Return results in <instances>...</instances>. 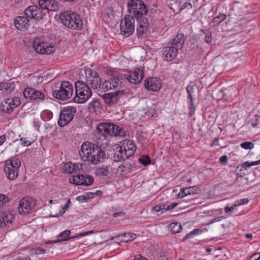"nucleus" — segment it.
<instances>
[{"label": "nucleus", "instance_id": "f8f14e48", "mask_svg": "<svg viewBox=\"0 0 260 260\" xmlns=\"http://www.w3.org/2000/svg\"><path fill=\"white\" fill-rule=\"evenodd\" d=\"M69 181L76 185L89 186L93 183L94 178L92 176L89 175L78 174L70 178Z\"/></svg>", "mask_w": 260, "mask_h": 260}, {"label": "nucleus", "instance_id": "7c9ffc66", "mask_svg": "<svg viewBox=\"0 0 260 260\" xmlns=\"http://www.w3.org/2000/svg\"><path fill=\"white\" fill-rule=\"evenodd\" d=\"M193 190L194 188L192 186L181 188L178 194V198H183L188 195L193 194L194 191Z\"/></svg>", "mask_w": 260, "mask_h": 260}, {"label": "nucleus", "instance_id": "e433bc0d", "mask_svg": "<svg viewBox=\"0 0 260 260\" xmlns=\"http://www.w3.org/2000/svg\"><path fill=\"white\" fill-rule=\"evenodd\" d=\"M139 162L146 167L151 164V160L148 155H142L138 159Z\"/></svg>", "mask_w": 260, "mask_h": 260}, {"label": "nucleus", "instance_id": "0e129e2a", "mask_svg": "<svg viewBox=\"0 0 260 260\" xmlns=\"http://www.w3.org/2000/svg\"><path fill=\"white\" fill-rule=\"evenodd\" d=\"M94 196L101 197L103 192L100 190H96L95 192H93Z\"/></svg>", "mask_w": 260, "mask_h": 260}, {"label": "nucleus", "instance_id": "a211bd4d", "mask_svg": "<svg viewBox=\"0 0 260 260\" xmlns=\"http://www.w3.org/2000/svg\"><path fill=\"white\" fill-rule=\"evenodd\" d=\"M38 4L41 10L55 11L58 9V3L55 0H39Z\"/></svg>", "mask_w": 260, "mask_h": 260}, {"label": "nucleus", "instance_id": "2eb2a0df", "mask_svg": "<svg viewBox=\"0 0 260 260\" xmlns=\"http://www.w3.org/2000/svg\"><path fill=\"white\" fill-rule=\"evenodd\" d=\"M144 72L143 69L140 68L135 69L133 72L129 74H124V78L127 80L128 82L137 84L140 83L144 77Z\"/></svg>", "mask_w": 260, "mask_h": 260}, {"label": "nucleus", "instance_id": "13d9d810", "mask_svg": "<svg viewBox=\"0 0 260 260\" xmlns=\"http://www.w3.org/2000/svg\"><path fill=\"white\" fill-rule=\"evenodd\" d=\"M134 260H148V259L146 258H145V257L142 256L141 255L138 254L135 256Z\"/></svg>", "mask_w": 260, "mask_h": 260}, {"label": "nucleus", "instance_id": "9d476101", "mask_svg": "<svg viewBox=\"0 0 260 260\" xmlns=\"http://www.w3.org/2000/svg\"><path fill=\"white\" fill-rule=\"evenodd\" d=\"M35 205L32 198L28 197H24L19 201L18 212L20 214H28L34 208Z\"/></svg>", "mask_w": 260, "mask_h": 260}, {"label": "nucleus", "instance_id": "dca6fc26", "mask_svg": "<svg viewBox=\"0 0 260 260\" xmlns=\"http://www.w3.org/2000/svg\"><path fill=\"white\" fill-rule=\"evenodd\" d=\"M161 80L158 78L149 77L145 80V87L149 91H157L161 88Z\"/></svg>", "mask_w": 260, "mask_h": 260}, {"label": "nucleus", "instance_id": "338daca9", "mask_svg": "<svg viewBox=\"0 0 260 260\" xmlns=\"http://www.w3.org/2000/svg\"><path fill=\"white\" fill-rule=\"evenodd\" d=\"M14 260H30V258L28 257H18Z\"/></svg>", "mask_w": 260, "mask_h": 260}, {"label": "nucleus", "instance_id": "ddd939ff", "mask_svg": "<svg viewBox=\"0 0 260 260\" xmlns=\"http://www.w3.org/2000/svg\"><path fill=\"white\" fill-rule=\"evenodd\" d=\"M45 15V13L43 12V10L36 5L28 7L24 11V15L28 18H34L37 20L42 19Z\"/></svg>", "mask_w": 260, "mask_h": 260}, {"label": "nucleus", "instance_id": "bb28decb", "mask_svg": "<svg viewBox=\"0 0 260 260\" xmlns=\"http://www.w3.org/2000/svg\"><path fill=\"white\" fill-rule=\"evenodd\" d=\"M122 147L125 152V154H126L127 155L128 158L133 155L136 150L134 143L129 140L127 141L125 145H124Z\"/></svg>", "mask_w": 260, "mask_h": 260}, {"label": "nucleus", "instance_id": "79ce46f5", "mask_svg": "<svg viewBox=\"0 0 260 260\" xmlns=\"http://www.w3.org/2000/svg\"><path fill=\"white\" fill-rule=\"evenodd\" d=\"M124 237L126 238L124 241H132L134 239L136 238V235L135 234L133 233H124L123 235Z\"/></svg>", "mask_w": 260, "mask_h": 260}, {"label": "nucleus", "instance_id": "b1692460", "mask_svg": "<svg viewBox=\"0 0 260 260\" xmlns=\"http://www.w3.org/2000/svg\"><path fill=\"white\" fill-rule=\"evenodd\" d=\"M185 37L183 33H179L176 35V37L169 43L172 45L175 46L178 49H181L185 42Z\"/></svg>", "mask_w": 260, "mask_h": 260}, {"label": "nucleus", "instance_id": "412c9836", "mask_svg": "<svg viewBox=\"0 0 260 260\" xmlns=\"http://www.w3.org/2000/svg\"><path fill=\"white\" fill-rule=\"evenodd\" d=\"M64 172L68 174L80 173L83 170V165L80 163L67 162L63 166Z\"/></svg>", "mask_w": 260, "mask_h": 260}, {"label": "nucleus", "instance_id": "4468645a", "mask_svg": "<svg viewBox=\"0 0 260 260\" xmlns=\"http://www.w3.org/2000/svg\"><path fill=\"white\" fill-rule=\"evenodd\" d=\"M110 126L111 123L110 122H101L97 126V131L98 133L102 135L105 140V142L101 144L102 147L105 148L109 145V140L107 139V137L110 133Z\"/></svg>", "mask_w": 260, "mask_h": 260}, {"label": "nucleus", "instance_id": "f03ea898", "mask_svg": "<svg viewBox=\"0 0 260 260\" xmlns=\"http://www.w3.org/2000/svg\"><path fill=\"white\" fill-rule=\"evenodd\" d=\"M86 78L87 84L90 85L93 89H99L103 91L118 88L122 85V75L117 73L112 75L110 79L102 83V79L98 73L89 69L86 72Z\"/></svg>", "mask_w": 260, "mask_h": 260}, {"label": "nucleus", "instance_id": "7ed1b4c3", "mask_svg": "<svg viewBox=\"0 0 260 260\" xmlns=\"http://www.w3.org/2000/svg\"><path fill=\"white\" fill-rule=\"evenodd\" d=\"M102 146L89 141L84 142L81 145L79 154L84 161H88L93 165H97L102 162L106 158L105 151Z\"/></svg>", "mask_w": 260, "mask_h": 260}, {"label": "nucleus", "instance_id": "49530a36", "mask_svg": "<svg viewBox=\"0 0 260 260\" xmlns=\"http://www.w3.org/2000/svg\"><path fill=\"white\" fill-rule=\"evenodd\" d=\"M188 108L189 109V115H192L194 114L196 110V107L194 106L193 103H192V102H191V103H189Z\"/></svg>", "mask_w": 260, "mask_h": 260}, {"label": "nucleus", "instance_id": "393cba45", "mask_svg": "<svg viewBox=\"0 0 260 260\" xmlns=\"http://www.w3.org/2000/svg\"><path fill=\"white\" fill-rule=\"evenodd\" d=\"M127 155L125 154L122 146H116L113 149V158L115 161H119L127 158Z\"/></svg>", "mask_w": 260, "mask_h": 260}, {"label": "nucleus", "instance_id": "5fc2aeb1", "mask_svg": "<svg viewBox=\"0 0 260 260\" xmlns=\"http://www.w3.org/2000/svg\"><path fill=\"white\" fill-rule=\"evenodd\" d=\"M242 6H243V4L239 2H235L233 5V10H237L239 8H241Z\"/></svg>", "mask_w": 260, "mask_h": 260}, {"label": "nucleus", "instance_id": "e2e57ef3", "mask_svg": "<svg viewBox=\"0 0 260 260\" xmlns=\"http://www.w3.org/2000/svg\"><path fill=\"white\" fill-rule=\"evenodd\" d=\"M124 214L125 213L123 212H116L113 214V216L114 217H116L119 216H123Z\"/></svg>", "mask_w": 260, "mask_h": 260}, {"label": "nucleus", "instance_id": "3c124183", "mask_svg": "<svg viewBox=\"0 0 260 260\" xmlns=\"http://www.w3.org/2000/svg\"><path fill=\"white\" fill-rule=\"evenodd\" d=\"M186 91L187 93V94H192L194 92V87L192 85H188L186 87Z\"/></svg>", "mask_w": 260, "mask_h": 260}, {"label": "nucleus", "instance_id": "cd10ccee", "mask_svg": "<svg viewBox=\"0 0 260 260\" xmlns=\"http://www.w3.org/2000/svg\"><path fill=\"white\" fill-rule=\"evenodd\" d=\"M70 235H71V231L70 230H67L61 232L57 236V238H58L57 240H54V241L48 240V241H46L45 242V243L46 244H52V243H56L61 242V241H66L68 240V237L70 236Z\"/></svg>", "mask_w": 260, "mask_h": 260}, {"label": "nucleus", "instance_id": "09e8293b", "mask_svg": "<svg viewBox=\"0 0 260 260\" xmlns=\"http://www.w3.org/2000/svg\"><path fill=\"white\" fill-rule=\"evenodd\" d=\"M178 205L177 203H172L167 207L165 206V211L167 210H172L174 208H175Z\"/></svg>", "mask_w": 260, "mask_h": 260}, {"label": "nucleus", "instance_id": "69168bd1", "mask_svg": "<svg viewBox=\"0 0 260 260\" xmlns=\"http://www.w3.org/2000/svg\"><path fill=\"white\" fill-rule=\"evenodd\" d=\"M61 2H63V3H73L76 2L77 0H60Z\"/></svg>", "mask_w": 260, "mask_h": 260}, {"label": "nucleus", "instance_id": "473e14b6", "mask_svg": "<svg viewBox=\"0 0 260 260\" xmlns=\"http://www.w3.org/2000/svg\"><path fill=\"white\" fill-rule=\"evenodd\" d=\"M202 232H203L202 229H194L191 232L187 234L185 236H184L182 238V241L184 242L188 239L192 238L196 235H198L202 234Z\"/></svg>", "mask_w": 260, "mask_h": 260}, {"label": "nucleus", "instance_id": "bf43d9fd", "mask_svg": "<svg viewBox=\"0 0 260 260\" xmlns=\"http://www.w3.org/2000/svg\"><path fill=\"white\" fill-rule=\"evenodd\" d=\"M219 139L218 138H215L212 142L211 144V147H213L215 146H219Z\"/></svg>", "mask_w": 260, "mask_h": 260}, {"label": "nucleus", "instance_id": "4be33fe9", "mask_svg": "<svg viewBox=\"0 0 260 260\" xmlns=\"http://www.w3.org/2000/svg\"><path fill=\"white\" fill-rule=\"evenodd\" d=\"M50 44L44 37H36L34 40L32 47L36 52L39 53L40 48L48 47Z\"/></svg>", "mask_w": 260, "mask_h": 260}, {"label": "nucleus", "instance_id": "4d7b16f0", "mask_svg": "<svg viewBox=\"0 0 260 260\" xmlns=\"http://www.w3.org/2000/svg\"><path fill=\"white\" fill-rule=\"evenodd\" d=\"M87 198L88 199V201H90V200L94 198L93 192H87L85 195Z\"/></svg>", "mask_w": 260, "mask_h": 260}, {"label": "nucleus", "instance_id": "aec40b11", "mask_svg": "<svg viewBox=\"0 0 260 260\" xmlns=\"http://www.w3.org/2000/svg\"><path fill=\"white\" fill-rule=\"evenodd\" d=\"M179 49L169 43L164 48V59L167 61L172 60L178 54Z\"/></svg>", "mask_w": 260, "mask_h": 260}, {"label": "nucleus", "instance_id": "c9c22d12", "mask_svg": "<svg viewBox=\"0 0 260 260\" xmlns=\"http://www.w3.org/2000/svg\"><path fill=\"white\" fill-rule=\"evenodd\" d=\"M170 228L172 234L179 233L182 229V225L178 222H173L170 224Z\"/></svg>", "mask_w": 260, "mask_h": 260}, {"label": "nucleus", "instance_id": "20e7f679", "mask_svg": "<svg viewBox=\"0 0 260 260\" xmlns=\"http://www.w3.org/2000/svg\"><path fill=\"white\" fill-rule=\"evenodd\" d=\"M59 18L63 24L69 28L80 30L82 27V19L76 13L65 11L60 13Z\"/></svg>", "mask_w": 260, "mask_h": 260}, {"label": "nucleus", "instance_id": "423d86ee", "mask_svg": "<svg viewBox=\"0 0 260 260\" xmlns=\"http://www.w3.org/2000/svg\"><path fill=\"white\" fill-rule=\"evenodd\" d=\"M21 164L20 160L16 156H13L5 161L4 170L8 179L14 180L18 177Z\"/></svg>", "mask_w": 260, "mask_h": 260}, {"label": "nucleus", "instance_id": "6e6552de", "mask_svg": "<svg viewBox=\"0 0 260 260\" xmlns=\"http://www.w3.org/2000/svg\"><path fill=\"white\" fill-rule=\"evenodd\" d=\"M76 108L73 106L64 107L60 112L59 117L58 120V125L60 127L67 125L71 121L76 113Z\"/></svg>", "mask_w": 260, "mask_h": 260}, {"label": "nucleus", "instance_id": "39448f33", "mask_svg": "<svg viewBox=\"0 0 260 260\" xmlns=\"http://www.w3.org/2000/svg\"><path fill=\"white\" fill-rule=\"evenodd\" d=\"M75 87L76 96L74 98V102L79 104L84 103L91 96L90 88L82 81L78 80L76 82Z\"/></svg>", "mask_w": 260, "mask_h": 260}, {"label": "nucleus", "instance_id": "6e6d98bb", "mask_svg": "<svg viewBox=\"0 0 260 260\" xmlns=\"http://www.w3.org/2000/svg\"><path fill=\"white\" fill-rule=\"evenodd\" d=\"M228 157L225 155H223L219 158V161L221 163L226 164L228 162Z\"/></svg>", "mask_w": 260, "mask_h": 260}, {"label": "nucleus", "instance_id": "c03bdc74", "mask_svg": "<svg viewBox=\"0 0 260 260\" xmlns=\"http://www.w3.org/2000/svg\"><path fill=\"white\" fill-rule=\"evenodd\" d=\"M192 6L190 3L185 2L181 6L180 8L179 9V11H181L182 10L185 9H190L192 8Z\"/></svg>", "mask_w": 260, "mask_h": 260}, {"label": "nucleus", "instance_id": "a18cd8bd", "mask_svg": "<svg viewBox=\"0 0 260 260\" xmlns=\"http://www.w3.org/2000/svg\"><path fill=\"white\" fill-rule=\"evenodd\" d=\"M76 200L81 203H83V202L87 203L89 202L88 199L87 198L86 196H83V195L77 196L76 197Z\"/></svg>", "mask_w": 260, "mask_h": 260}, {"label": "nucleus", "instance_id": "4c0bfd02", "mask_svg": "<svg viewBox=\"0 0 260 260\" xmlns=\"http://www.w3.org/2000/svg\"><path fill=\"white\" fill-rule=\"evenodd\" d=\"M152 210L156 212L161 211V213H163L165 211V205L158 204L155 205L152 208Z\"/></svg>", "mask_w": 260, "mask_h": 260}, {"label": "nucleus", "instance_id": "1a4fd4ad", "mask_svg": "<svg viewBox=\"0 0 260 260\" xmlns=\"http://www.w3.org/2000/svg\"><path fill=\"white\" fill-rule=\"evenodd\" d=\"M21 104V101L18 97H14L13 99L6 98L1 102L0 110L3 112L11 113L14 108L17 107Z\"/></svg>", "mask_w": 260, "mask_h": 260}, {"label": "nucleus", "instance_id": "0eeeda50", "mask_svg": "<svg viewBox=\"0 0 260 260\" xmlns=\"http://www.w3.org/2000/svg\"><path fill=\"white\" fill-rule=\"evenodd\" d=\"M74 91L72 84L68 81H62L58 90L53 91V95L55 99L65 101L70 99Z\"/></svg>", "mask_w": 260, "mask_h": 260}, {"label": "nucleus", "instance_id": "de8ad7c7", "mask_svg": "<svg viewBox=\"0 0 260 260\" xmlns=\"http://www.w3.org/2000/svg\"><path fill=\"white\" fill-rule=\"evenodd\" d=\"M20 141L21 142V144L23 146H30L31 144L30 141L27 140L25 138H21Z\"/></svg>", "mask_w": 260, "mask_h": 260}, {"label": "nucleus", "instance_id": "f3484780", "mask_svg": "<svg viewBox=\"0 0 260 260\" xmlns=\"http://www.w3.org/2000/svg\"><path fill=\"white\" fill-rule=\"evenodd\" d=\"M23 93L25 99L30 100H44L45 98V94L42 92L32 88H26Z\"/></svg>", "mask_w": 260, "mask_h": 260}, {"label": "nucleus", "instance_id": "8fccbe9b", "mask_svg": "<svg viewBox=\"0 0 260 260\" xmlns=\"http://www.w3.org/2000/svg\"><path fill=\"white\" fill-rule=\"evenodd\" d=\"M260 259V252L254 253L252 255L249 260H259Z\"/></svg>", "mask_w": 260, "mask_h": 260}, {"label": "nucleus", "instance_id": "a19ab883", "mask_svg": "<svg viewBox=\"0 0 260 260\" xmlns=\"http://www.w3.org/2000/svg\"><path fill=\"white\" fill-rule=\"evenodd\" d=\"M240 145L245 149H252L254 147V144L251 142H245L241 143Z\"/></svg>", "mask_w": 260, "mask_h": 260}, {"label": "nucleus", "instance_id": "680f3d73", "mask_svg": "<svg viewBox=\"0 0 260 260\" xmlns=\"http://www.w3.org/2000/svg\"><path fill=\"white\" fill-rule=\"evenodd\" d=\"M6 140V136L3 135L0 136V146H1Z\"/></svg>", "mask_w": 260, "mask_h": 260}, {"label": "nucleus", "instance_id": "58836bf2", "mask_svg": "<svg viewBox=\"0 0 260 260\" xmlns=\"http://www.w3.org/2000/svg\"><path fill=\"white\" fill-rule=\"evenodd\" d=\"M10 201L9 198L3 194H0V208L3 206L5 204Z\"/></svg>", "mask_w": 260, "mask_h": 260}, {"label": "nucleus", "instance_id": "a878e982", "mask_svg": "<svg viewBox=\"0 0 260 260\" xmlns=\"http://www.w3.org/2000/svg\"><path fill=\"white\" fill-rule=\"evenodd\" d=\"M110 128V133L109 134V136H118L121 137H124L126 136L125 132L123 128L117 125L111 123Z\"/></svg>", "mask_w": 260, "mask_h": 260}, {"label": "nucleus", "instance_id": "f704fd0d", "mask_svg": "<svg viewBox=\"0 0 260 260\" xmlns=\"http://www.w3.org/2000/svg\"><path fill=\"white\" fill-rule=\"evenodd\" d=\"M109 171L108 167H102L98 168L95 170V175L97 176H107L109 174Z\"/></svg>", "mask_w": 260, "mask_h": 260}, {"label": "nucleus", "instance_id": "864d4df0", "mask_svg": "<svg viewBox=\"0 0 260 260\" xmlns=\"http://www.w3.org/2000/svg\"><path fill=\"white\" fill-rule=\"evenodd\" d=\"M236 207V205L234 204L232 205L231 207L229 206H226L224 208V211L225 213H229L230 212H232L233 210L235 209V208Z\"/></svg>", "mask_w": 260, "mask_h": 260}, {"label": "nucleus", "instance_id": "37998d69", "mask_svg": "<svg viewBox=\"0 0 260 260\" xmlns=\"http://www.w3.org/2000/svg\"><path fill=\"white\" fill-rule=\"evenodd\" d=\"M259 121H260V116L255 115L254 119L251 122V125L253 127H256L258 126V125H259V124H260Z\"/></svg>", "mask_w": 260, "mask_h": 260}, {"label": "nucleus", "instance_id": "72a5a7b5", "mask_svg": "<svg viewBox=\"0 0 260 260\" xmlns=\"http://www.w3.org/2000/svg\"><path fill=\"white\" fill-rule=\"evenodd\" d=\"M55 51L54 46L51 44H49L48 47H43L40 49V51L38 53L41 54H51Z\"/></svg>", "mask_w": 260, "mask_h": 260}, {"label": "nucleus", "instance_id": "c85d7f7f", "mask_svg": "<svg viewBox=\"0 0 260 260\" xmlns=\"http://www.w3.org/2000/svg\"><path fill=\"white\" fill-rule=\"evenodd\" d=\"M15 85L13 82H2L0 83V90L6 94L13 91Z\"/></svg>", "mask_w": 260, "mask_h": 260}, {"label": "nucleus", "instance_id": "774afa93", "mask_svg": "<svg viewBox=\"0 0 260 260\" xmlns=\"http://www.w3.org/2000/svg\"><path fill=\"white\" fill-rule=\"evenodd\" d=\"M250 162H251V166L258 165L260 164V159L257 161H252Z\"/></svg>", "mask_w": 260, "mask_h": 260}, {"label": "nucleus", "instance_id": "ea45409f", "mask_svg": "<svg viewBox=\"0 0 260 260\" xmlns=\"http://www.w3.org/2000/svg\"><path fill=\"white\" fill-rule=\"evenodd\" d=\"M202 31H203L205 35L204 41L206 43L208 44H210L212 42V34L210 31H205L204 30L202 29Z\"/></svg>", "mask_w": 260, "mask_h": 260}, {"label": "nucleus", "instance_id": "052dcab7", "mask_svg": "<svg viewBox=\"0 0 260 260\" xmlns=\"http://www.w3.org/2000/svg\"><path fill=\"white\" fill-rule=\"evenodd\" d=\"M251 167L252 166L250 162L246 161L242 164V167L245 169H246L247 168H249Z\"/></svg>", "mask_w": 260, "mask_h": 260}, {"label": "nucleus", "instance_id": "5701e85b", "mask_svg": "<svg viewBox=\"0 0 260 260\" xmlns=\"http://www.w3.org/2000/svg\"><path fill=\"white\" fill-rule=\"evenodd\" d=\"M132 165L130 163L125 162L119 166L116 172V174L119 177H123L132 172Z\"/></svg>", "mask_w": 260, "mask_h": 260}, {"label": "nucleus", "instance_id": "603ef678", "mask_svg": "<svg viewBox=\"0 0 260 260\" xmlns=\"http://www.w3.org/2000/svg\"><path fill=\"white\" fill-rule=\"evenodd\" d=\"M35 252L36 254H40L44 253L45 250L42 247H38L35 249Z\"/></svg>", "mask_w": 260, "mask_h": 260}, {"label": "nucleus", "instance_id": "c756f323", "mask_svg": "<svg viewBox=\"0 0 260 260\" xmlns=\"http://www.w3.org/2000/svg\"><path fill=\"white\" fill-rule=\"evenodd\" d=\"M12 218V215L8 213H3V216L1 219V222L2 224H0V227H4L5 226L8 225L11 223Z\"/></svg>", "mask_w": 260, "mask_h": 260}, {"label": "nucleus", "instance_id": "2f4dec72", "mask_svg": "<svg viewBox=\"0 0 260 260\" xmlns=\"http://www.w3.org/2000/svg\"><path fill=\"white\" fill-rule=\"evenodd\" d=\"M226 18V15L223 13H220L217 16L214 17L211 22L213 26L218 25L221 22L223 21Z\"/></svg>", "mask_w": 260, "mask_h": 260}, {"label": "nucleus", "instance_id": "f257e3e1", "mask_svg": "<svg viewBox=\"0 0 260 260\" xmlns=\"http://www.w3.org/2000/svg\"><path fill=\"white\" fill-rule=\"evenodd\" d=\"M126 7L127 14L120 24V34L127 37L131 36L134 32L136 20L138 23L137 28L138 38L146 36L149 31L147 6L143 0H129Z\"/></svg>", "mask_w": 260, "mask_h": 260}, {"label": "nucleus", "instance_id": "6ab92c4d", "mask_svg": "<svg viewBox=\"0 0 260 260\" xmlns=\"http://www.w3.org/2000/svg\"><path fill=\"white\" fill-rule=\"evenodd\" d=\"M15 26L19 30L25 31L30 25L29 18L25 15L17 16L14 21Z\"/></svg>", "mask_w": 260, "mask_h": 260}, {"label": "nucleus", "instance_id": "9b49d317", "mask_svg": "<svg viewBox=\"0 0 260 260\" xmlns=\"http://www.w3.org/2000/svg\"><path fill=\"white\" fill-rule=\"evenodd\" d=\"M121 88L122 86L116 88L117 91L115 92L105 93L102 97L104 102L108 105L115 104L124 94V90L120 89Z\"/></svg>", "mask_w": 260, "mask_h": 260}]
</instances>
